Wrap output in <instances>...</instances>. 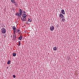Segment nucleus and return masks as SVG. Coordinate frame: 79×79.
<instances>
[{"instance_id": "nucleus-4", "label": "nucleus", "mask_w": 79, "mask_h": 79, "mask_svg": "<svg viewBox=\"0 0 79 79\" xmlns=\"http://www.w3.org/2000/svg\"><path fill=\"white\" fill-rule=\"evenodd\" d=\"M21 19L23 21H26V17H22L21 18Z\"/></svg>"}, {"instance_id": "nucleus-6", "label": "nucleus", "mask_w": 79, "mask_h": 79, "mask_svg": "<svg viewBox=\"0 0 79 79\" xmlns=\"http://www.w3.org/2000/svg\"><path fill=\"white\" fill-rule=\"evenodd\" d=\"M59 16L60 17V18H64V16L63 14H61L59 15Z\"/></svg>"}, {"instance_id": "nucleus-5", "label": "nucleus", "mask_w": 79, "mask_h": 79, "mask_svg": "<svg viewBox=\"0 0 79 79\" xmlns=\"http://www.w3.org/2000/svg\"><path fill=\"white\" fill-rule=\"evenodd\" d=\"M50 30L53 31L54 30V27L53 26H51L50 27Z\"/></svg>"}, {"instance_id": "nucleus-14", "label": "nucleus", "mask_w": 79, "mask_h": 79, "mask_svg": "<svg viewBox=\"0 0 79 79\" xmlns=\"http://www.w3.org/2000/svg\"><path fill=\"white\" fill-rule=\"evenodd\" d=\"M16 55V53H13V56H15Z\"/></svg>"}, {"instance_id": "nucleus-3", "label": "nucleus", "mask_w": 79, "mask_h": 79, "mask_svg": "<svg viewBox=\"0 0 79 79\" xmlns=\"http://www.w3.org/2000/svg\"><path fill=\"white\" fill-rule=\"evenodd\" d=\"M1 31L2 34H5L6 33V29L4 28H2L1 30Z\"/></svg>"}, {"instance_id": "nucleus-12", "label": "nucleus", "mask_w": 79, "mask_h": 79, "mask_svg": "<svg viewBox=\"0 0 79 79\" xmlns=\"http://www.w3.org/2000/svg\"><path fill=\"white\" fill-rule=\"evenodd\" d=\"M10 62H11V61H10V60H9L8 61L7 64H10Z\"/></svg>"}, {"instance_id": "nucleus-22", "label": "nucleus", "mask_w": 79, "mask_h": 79, "mask_svg": "<svg viewBox=\"0 0 79 79\" xmlns=\"http://www.w3.org/2000/svg\"><path fill=\"white\" fill-rule=\"evenodd\" d=\"M10 37H11V38H12V35H11Z\"/></svg>"}, {"instance_id": "nucleus-17", "label": "nucleus", "mask_w": 79, "mask_h": 79, "mask_svg": "<svg viewBox=\"0 0 79 79\" xmlns=\"http://www.w3.org/2000/svg\"><path fill=\"white\" fill-rule=\"evenodd\" d=\"M11 1L12 3H15V2L14 0H11Z\"/></svg>"}, {"instance_id": "nucleus-16", "label": "nucleus", "mask_w": 79, "mask_h": 79, "mask_svg": "<svg viewBox=\"0 0 79 79\" xmlns=\"http://www.w3.org/2000/svg\"><path fill=\"white\" fill-rule=\"evenodd\" d=\"M31 21H31L30 19H29V18L28 19V22H31Z\"/></svg>"}, {"instance_id": "nucleus-11", "label": "nucleus", "mask_w": 79, "mask_h": 79, "mask_svg": "<svg viewBox=\"0 0 79 79\" xmlns=\"http://www.w3.org/2000/svg\"><path fill=\"white\" fill-rule=\"evenodd\" d=\"M65 21L66 20H65V19H64V18L62 19V22H64V21Z\"/></svg>"}, {"instance_id": "nucleus-18", "label": "nucleus", "mask_w": 79, "mask_h": 79, "mask_svg": "<svg viewBox=\"0 0 79 79\" xmlns=\"http://www.w3.org/2000/svg\"><path fill=\"white\" fill-rule=\"evenodd\" d=\"M21 45V43H20V42L19 41V46H20V45Z\"/></svg>"}, {"instance_id": "nucleus-7", "label": "nucleus", "mask_w": 79, "mask_h": 79, "mask_svg": "<svg viewBox=\"0 0 79 79\" xmlns=\"http://www.w3.org/2000/svg\"><path fill=\"white\" fill-rule=\"evenodd\" d=\"M61 13H62V14H63V15H64V14H65L64 10H62L61 11Z\"/></svg>"}, {"instance_id": "nucleus-15", "label": "nucleus", "mask_w": 79, "mask_h": 79, "mask_svg": "<svg viewBox=\"0 0 79 79\" xmlns=\"http://www.w3.org/2000/svg\"><path fill=\"white\" fill-rule=\"evenodd\" d=\"M15 32H16V33H18V29L17 28L15 30Z\"/></svg>"}, {"instance_id": "nucleus-21", "label": "nucleus", "mask_w": 79, "mask_h": 79, "mask_svg": "<svg viewBox=\"0 0 79 79\" xmlns=\"http://www.w3.org/2000/svg\"><path fill=\"white\" fill-rule=\"evenodd\" d=\"M23 12H24V14H26V12H25V11H23Z\"/></svg>"}, {"instance_id": "nucleus-2", "label": "nucleus", "mask_w": 79, "mask_h": 79, "mask_svg": "<svg viewBox=\"0 0 79 79\" xmlns=\"http://www.w3.org/2000/svg\"><path fill=\"white\" fill-rule=\"evenodd\" d=\"M13 32L14 34L13 35V39L14 40H16V34L15 33V32H16V31L15 30H14Z\"/></svg>"}, {"instance_id": "nucleus-10", "label": "nucleus", "mask_w": 79, "mask_h": 79, "mask_svg": "<svg viewBox=\"0 0 79 79\" xmlns=\"http://www.w3.org/2000/svg\"><path fill=\"white\" fill-rule=\"evenodd\" d=\"M53 50L56 51L57 50V48L56 47H55L53 48Z\"/></svg>"}, {"instance_id": "nucleus-23", "label": "nucleus", "mask_w": 79, "mask_h": 79, "mask_svg": "<svg viewBox=\"0 0 79 79\" xmlns=\"http://www.w3.org/2000/svg\"><path fill=\"white\" fill-rule=\"evenodd\" d=\"M15 6H16V4H15Z\"/></svg>"}, {"instance_id": "nucleus-20", "label": "nucleus", "mask_w": 79, "mask_h": 79, "mask_svg": "<svg viewBox=\"0 0 79 79\" xmlns=\"http://www.w3.org/2000/svg\"><path fill=\"white\" fill-rule=\"evenodd\" d=\"M13 77H14V78H15V77H16V76L15 75H13Z\"/></svg>"}, {"instance_id": "nucleus-1", "label": "nucleus", "mask_w": 79, "mask_h": 79, "mask_svg": "<svg viewBox=\"0 0 79 79\" xmlns=\"http://www.w3.org/2000/svg\"><path fill=\"white\" fill-rule=\"evenodd\" d=\"M20 12H18L15 14V15L16 16H18L19 17H21V15L23 14V11L21 9L19 10Z\"/></svg>"}, {"instance_id": "nucleus-8", "label": "nucleus", "mask_w": 79, "mask_h": 79, "mask_svg": "<svg viewBox=\"0 0 79 79\" xmlns=\"http://www.w3.org/2000/svg\"><path fill=\"white\" fill-rule=\"evenodd\" d=\"M26 16H27V15L25 14H23L22 15V16H23L22 17H23V18H26Z\"/></svg>"}, {"instance_id": "nucleus-19", "label": "nucleus", "mask_w": 79, "mask_h": 79, "mask_svg": "<svg viewBox=\"0 0 79 79\" xmlns=\"http://www.w3.org/2000/svg\"><path fill=\"white\" fill-rule=\"evenodd\" d=\"M18 34H19V32H20V30L19 29L18 30Z\"/></svg>"}, {"instance_id": "nucleus-13", "label": "nucleus", "mask_w": 79, "mask_h": 79, "mask_svg": "<svg viewBox=\"0 0 79 79\" xmlns=\"http://www.w3.org/2000/svg\"><path fill=\"white\" fill-rule=\"evenodd\" d=\"M16 29V27L15 26H14L13 27V29L14 30V31H15V30Z\"/></svg>"}, {"instance_id": "nucleus-9", "label": "nucleus", "mask_w": 79, "mask_h": 79, "mask_svg": "<svg viewBox=\"0 0 79 79\" xmlns=\"http://www.w3.org/2000/svg\"><path fill=\"white\" fill-rule=\"evenodd\" d=\"M22 39H23V37L21 36L18 38V40H22Z\"/></svg>"}]
</instances>
